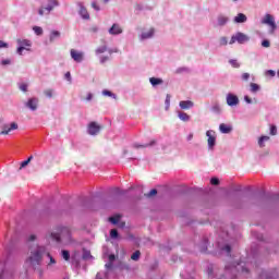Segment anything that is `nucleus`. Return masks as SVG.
Returning a JSON list of instances; mask_svg holds the SVG:
<instances>
[{
  "instance_id": "nucleus-34",
  "label": "nucleus",
  "mask_w": 279,
  "mask_h": 279,
  "mask_svg": "<svg viewBox=\"0 0 279 279\" xmlns=\"http://www.w3.org/2000/svg\"><path fill=\"white\" fill-rule=\"evenodd\" d=\"M110 236H111L112 239H119V231H118L117 229H112V230L110 231Z\"/></svg>"
},
{
  "instance_id": "nucleus-38",
  "label": "nucleus",
  "mask_w": 279,
  "mask_h": 279,
  "mask_svg": "<svg viewBox=\"0 0 279 279\" xmlns=\"http://www.w3.org/2000/svg\"><path fill=\"white\" fill-rule=\"evenodd\" d=\"M44 95H46V97H49V98L53 97V89H46L44 92Z\"/></svg>"
},
{
  "instance_id": "nucleus-44",
  "label": "nucleus",
  "mask_w": 279,
  "mask_h": 279,
  "mask_svg": "<svg viewBox=\"0 0 279 279\" xmlns=\"http://www.w3.org/2000/svg\"><path fill=\"white\" fill-rule=\"evenodd\" d=\"M210 184H213L214 186H218L219 180L217 178H211Z\"/></svg>"
},
{
  "instance_id": "nucleus-53",
  "label": "nucleus",
  "mask_w": 279,
  "mask_h": 279,
  "mask_svg": "<svg viewBox=\"0 0 279 279\" xmlns=\"http://www.w3.org/2000/svg\"><path fill=\"white\" fill-rule=\"evenodd\" d=\"M116 258L114 254L109 255V263H114Z\"/></svg>"
},
{
  "instance_id": "nucleus-41",
  "label": "nucleus",
  "mask_w": 279,
  "mask_h": 279,
  "mask_svg": "<svg viewBox=\"0 0 279 279\" xmlns=\"http://www.w3.org/2000/svg\"><path fill=\"white\" fill-rule=\"evenodd\" d=\"M25 50H26V51H29V48H25V47H21V46H20V47L17 48V53H19V56H23V51H25Z\"/></svg>"
},
{
  "instance_id": "nucleus-48",
  "label": "nucleus",
  "mask_w": 279,
  "mask_h": 279,
  "mask_svg": "<svg viewBox=\"0 0 279 279\" xmlns=\"http://www.w3.org/2000/svg\"><path fill=\"white\" fill-rule=\"evenodd\" d=\"M92 8H93L94 10H96V12H99V10H100V8L97 5V2H96V1L92 2Z\"/></svg>"
},
{
  "instance_id": "nucleus-23",
  "label": "nucleus",
  "mask_w": 279,
  "mask_h": 279,
  "mask_svg": "<svg viewBox=\"0 0 279 279\" xmlns=\"http://www.w3.org/2000/svg\"><path fill=\"white\" fill-rule=\"evenodd\" d=\"M82 258H83V260H89V258H93V255L90 254V251L84 248Z\"/></svg>"
},
{
  "instance_id": "nucleus-15",
  "label": "nucleus",
  "mask_w": 279,
  "mask_h": 279,
  "mask_svg": "<svg viewBox=\"0 0 279 279\" xmlns=\"http://www.w3.org/2000/svg\"><path fill=\"white\" fill-rule=\"evenodd\" d=\"M53 8H58V0H49L47 7L44 10H47V12H51Z\"/></svg>"
},
{
  "instance_id": "nucleus-5",
  "label": "nucleus",
  "mask_w": 279,
  "mask_h": 279,
  "mask_svg": "<svg viewBox=\"0 0 279 279\" xmlns=\"http://www.w3.org/2000/svg\"><path fill=\"white\" fill-rule=\"evenodd\" d=\"M12 130H19V124L16 122H12L10 125H2V131L0 132V134L2 136H8V134H10Z\"/></svg>"
},
{
  "instance_id": "nucleus-29",
  "label": "nucleus",
  "mask_w": 279,
  "mask_h": 279,
  "mask_svg": "<svg viewBox=\"0 0 279 279\" xmlns=\"http://www.w3.org/2000/svg\"><path fill=\"white\" fill-rule=\"evenodd\" d=\"M33 159H34V157H33V156H29V157L27 158V160L22 161L20 169H24V167H27V165H29V162H32Z\"/></svg>"
},
{
  "instance_id": "nucleus-56",
  "label": "nucleus",
  "mask_w": 279,
  "mask_h": 279,
  "mask_svg": "<svg viewBox=\"0 0 279 279\" xmlns=\"http://www.w3.org/2000/svg\"><path fill=\"white\" fill-rule=\"evenodd\" d=\"M107 269H112V262H109L108 264L105 265Z\"/></svg>"
},
{
  "instance_id": "nucleus-62",
  "label": "nucleus",
  "mask_w": 279,
  "mask_h": 279,
  "mask_svg": "<svg viewBox=\"0 0 279 279\" xmlns=\"http://www.w3.org/2000/svg\"><path fill=\"white\" fill-rule=\"evenodd\" d=\"M187 141H193V133L187 136Z\"/></svg>"
},
{
  "instance_id": "nucleus-16",
  "label": "nucleus",
  "mask_w": 279,
  "mask_h": 279,
  "mask_svg": "<svg viewBox=\"0 0 279 279\" xmlns=\"http://www.w3.org/2000/svg\"><path fill=\"white\" fill-rule=\"evenodd\" d=\"M247 22V16L243 13H239L235 17H234V23H245Z\"/></svg>"
},
{
  "instance_id": "nucleus-18",
  "label": "nucleus",
  "mask_w": 279,
  "mask_h": 279,
  "mask_svg": "<svg viewBox=\"0 0 279 279\" xmlns=\"http://www.w3.org/2000/svg\"><path fill=\"white\" fill-rule=\"evenodd\" d=\"M156 144V140H151L149 144H144V145H138V144H134L133 147H135V149H141L145 148V147H153V145Z\"/></svg>"
},
{
  "instance_id": "nucleus-28",
  "label": "nucleus",
  "mask_w": 279,
  "mask_h": 279,
  "mask_svg": "<svg viewBox=\"0 0 279 279\" xmlns=\"http://www.w3.org/2000/svg\"><path fill=\"white\" fill-rule=\"evenodd\" d=\"M61 256L65 260H71V253H69V251H66V250L61 251Z\"/></svg>"
},
{
  "instance_id": "nucleus-33",
  "label": "nucleus",
  "mask_w": 279,
  "mask_h": 279,
  "mask_svg": "<svg viewBox=\"0 0 279 279\" xmlns=\"http://www.w3.org/2000/svg\"><path fill=\"white\" fill-rule=\"evenodd\" d=\"M229 64H231L233 69H239V66H241V64H239V61H236V59L229 60Z\"/></svg>"
},
{
  "instance_id": "nucleus-26",
  "label": "nucleus",
  "mask_w": 279,
  "mask_h": 279,
  "mask_svg": "<svg viewBox=\"0 0 279 279\" xmlns=\"http://www.w3.org/2000/svg\"><path fill=\"white\" fill-rule=\"evenodd\" d=\"M251 93H258V90H260V85L256 84V83H251Z\"/></svg>"
},
{
  "instance_id": "nucleus-55",
  "label": "nucleus",
  "mask_w": 279,
  "mask_h": 279,
  "mask_svg": "<svg viewBox=\"0 0 279 279\" xmlns=\"http://www.w3.org/2000/svg\"><path fill=\"white\" fill-rule=\"evenodd\" d=\"M244 101H246V104H252V98H250L248 96H245Z\"/></svg>"
},
{
  "instance_id": "nucleus-40",
  "label": "nucleus",
  "mask_w": 279,
  "mask_h": 279,
  "mask_svg": "<svg viewBox=\"0 0 279 279\" xmlns=\"http://www.w3.org/2000/svg\"><path fill=\"white\" fill-rule=\"evenodd\" d=\"M262 47H265L266 49L271 47V43L267 39L263 40L262 41Z\"/></svg>"
},
{
  "instance_id": "nucleus-1",
  "label": "nucleus",
  "mask_w": 279,
  "mask_h": 279,
  "mask_svg": "<svg viewBox=\"0 0 279 279\" xmlns=\"http://www.w3.org/2000/svg\"><path fill=\"white\" fill-rule=\"evenodd\" d=\"M47 254V247L35 245L31 246L28 257L26 258L27 265L33 269H38L43 265V258Z\"/></svg>"
},
{
  "instance_id": "nucleus-35",
  "label": "nucleus",
  "mask_w": 279,
  "mask_h": 279,
  "mask_svg": "<svg viewBox=\"0 0 279 279\" xmlns=\"http://www.w3.org/2000/svg\"><path fill=\"white\" fill-rule=\"evenodd\" d=\"M106 51H108V47L106 46H101L96 49V53H106Z\"/></svg>"
},
{
  "instance_id": "nucleus-39",
  "label": "nucleus",
  "mask_w": 279,
  "mask_h": 279,
  "mask_svg": "<svg viewBox=\"0 0 279 279\" xmlns=\"http://www.w3.org/2000/svg\"><path fill=\"white\" fill-rule=\"evenodd\" d=\"M219 43H220V46H221V47H225L226 45H228V38L221 37V38L219 39Z\"/></svg>"
},
{
  "instance_id": "nucleus-27",
  "label": "nucleus",
  "mask_w": 279,
  "mask_h": 279,
  "mask_svg": "<svg viewBox=\"0 0 279 279\" xmlns=\"http://www.w3.org/2000/svg\"><path fill=\"white\" fill-rule=\"evenodd\" d=\"M226 23H228V17L220 15L218 17V25H220V27H221V26L226 25Z\"/></svg>"
},
{
  "instance_id": "nucleus-45",
  "label": "nucleus",
  "mask_w": 279,
  "mask_h": 279,
  "mask_svg": "<svg viewBox=\"0 0 279 279\" xmlns=\"http://www.w3.org/2000/svg\"><path fill=\"white\" fill-rule=\"evenodd\" d=\"M243 82H247L250 80V73L245 72L242 74Z\"/></svg>"
},
{
  "instance_id": "nucleus-11",
  "label": "nucleus",
  "mask_w": 279,
  "mask_h": 279,
  "mask_svg": "<svg viewBox=\"0 0 279 279\" xmlns=\"http://www.w3.org/2000/svg\"><path fill=\"white\" fill-rule=\"evenodd\" d=\"M80 14L82 19L85 21H88L90 19V14L88 13V10L85 9L84 4L80 3Z\"/></svg>"
},
{
  "instance_id": "nucleus-20",
  "label": "nucleus",
  "mask_w": 279,
  "mask_h": 279,
  "mask_svg": "<svg viewBox=\"0 0 279 279\" xmlns=\"http://www.w3.org/2000/svg\"><path fill=\"white\" fill-rule=\"evenodd\" d=\"M154 28H150L147 33L142 34V40H147V38H151L154 36Z\"/></svg>"
},
{
  "instance_id": "nucleus-22",
  "label": "nucleus",
  "mask_w": 279,
  "mask_h": 279,
  "mask_svg": "<svg viewBox=\"0 0 279 279\" xmlns=\"http://www.w3.org/2000/svg\"><path fill=\"white\" fill-rule=\"evenodd\" d=\"M267 141H269V136H267V135L260 136L259 140H258V145H259V147H265V143H266Z\"/></svg>"
},
{
  "instance_id": "nucleus-51",
  "label": "nucleus",
  "mask_w": 279,
  "mask_h": 279,
  "mask_svg": "<svg viewBox=\"0 0 279 279\" xmlns=\"http://www.w3.org/2000/svg\"><path fill=\"white\" fill-rule=\"evenodd\" d=\"M102 95H105L107 97H112L113 96L112 92H110V90H104Z\"/></svg>"
},
{
  "instance_id": "nucleus-43",
  "label": "nucleus",
  "mask_w": 279,
  "mask_h": 279,
  "mask_svg": "<svg viewBox=\"0 0 279 279\" xmlns=\"http://www.w3.org/2000/svg\"><path fill=\"white\" fill-rule=\"evenodd\" d=\"M266 75H269V77H276V71L268 70V71H266Z\"/></svg>"
},
{
  "instance_id": "nucleus-61",
  "label": "nucleus",
  "mask_w": 279,
  "mask_h": 279,
  "mask_svg": "<svg viewBox=\"0 0 279 279\" xmlns=\"http://www.w3.org/2000/svg\"><path fill=\"white\" fill-rule=\"evenodd\" d=\"M44 14H45V9H39V15L44 16Z\"/></svg>"
},
{
  "instance_id": "nucleus-50",
  "label": "nucleus",
  "mask_w": 279,
  "mask_h": 279,
  "mask_svg": "<svg viewBox=\"0 0 279 279\" xmlns=\"http://www.w3.org/2000/svg\"><path fill=\"white\" fill-rule=\"evenodd\" d=\"M170 104H171V96L167 95V97H166V106H167V108H169Z\"/></svg>"
},
{
  "instance_id": "nucleus-3",
  "label": "nucleus",
  "mask_w": 279,
  "mask_h": 279,
  "mask_svg": "<svg viewBox=\"0 0 279 279\" xmlns=\"http://www.w3.org/2000/svg\"><path fill=\"white\" fill-rule=\"evenodd\" d=\"M250 40V37L243 33H238L233 35L229 41V45H234V43H239L240 45H243Z\"/></svg>"
},
{
  "instance_id": "nucleus-63",
  "label": "nucleus",
  "mask_w": 279,
  "mask_h": 279,
  "mask_svg": "<svg viewBox=\"0 0 279 279\" xmlns=\"http://www.w3.org/2000/svg\"><path fill=\"white\" fill-rule=\"evenodd\" d=\"M119 228H125V222H120Z\"/></svg>"
},
{
  "instance_id": "nucleus-17",
  "label": "nucleus",
  "mask_w": 279,
  "mask_h": 279,
  "mask_svg": "<svg viewBox=\"0 0 279 279\" xmlns=\"http://www.w3.org/2000/svg\"><path fill=\"white\" fill-rule=\"evenodd\" d=\"M17 44L20 47H25V49H27V47H32V41H29V39H17Z\"/></svg>"
},
{
  "instance_id": "nucleus-32",
  "label": "nucleus",
  "mask_w": 279,
  "mask_h": 279,
  "mask_svg": "<svg viewBox=\"0 0 279 279\" xmlns=\"http://www.w3.org/2000/svg\"><path fill=\"white\" fill-rule=\"evenodd\" d=\"M46 256H48L50 260L48 265H56V259L53 258V256H51V253H49V251H46Z\"/></svg>"
},
{
  "instance_id": "nucleus-7",
  "label": "nucleus",
  "mask_w": 279,
  "mask_h": 279,
  "mask_svg": "<svg viewBox=\"0 0 279 279\" xmlns=\"http://www.w3.org/2000/svg\"><path fill=\"white\" fill-rule=\"evenodd\" d=\"M70 53H71V58L73 59L74 62H82V60H84L83 52H80L75 49H71Z\"/></svg>"
},
{
  "instance_id": "nucleus-46",
  "label": "nucleus",
  "mask_w": 279,
  "mask_h": 279,
  "mask_svg": "<svg viewBox=\"0 0 279 279\" xmlns=\"http://www.w3.org/2000/svg\"><path fill=\"white\" fill-rule=\"evenodd\" d=\"M20 90H22L23 93H27V84H25V83L21 84Z\"/></svg>"
},
{
  "instance_id": "nucleus-14",
  "label": "nucleus",
  "mask_w": 279,
  "mask_h": 279,
  "mask_svg": "<svg viewBox=\"0 0 279 279\" xmlns=\"http://www.w3.org/2000/svg\"><path fill=\"white\" fill-rule=\"evenodd\" d=\"M219 130L222 134H230L232 132V126L226 124V123H221L219 125Z\"/></svg>"
},
{
  "instance_id": "nucleus-12",
  "label": "nucleus",
  "mask_w": 279,
  "mask_h": 279,
  "mask_svg": "<svg viewBox=\"0 0 279 279\" xmlns=\"http://www.w3.org/2000/svg\"><path fill=\"white\" fill-rule=\"evenodd\" d=\"M63 232H66L68 234H70V231L66 228H62L61 233H51L50 236L51 239H53V241H57V243H60V239Z\"/></svg>"
},
{
  "instance_id": "nucleus-42",
  "label": "nucleus",
  "mask_w": 279,
  "mask_h": 279,
  "mask_svg": "<svg viewBox=\"0 0 279 279\" xmlns=\"http://www.w3.org/2000/svg\"><path fill=\"white\" fill-rule=\"evenodd\" d=\"M34 270L37 271L39 278H43V276H44V270H43V268H40V266H38V267H37L36 269H34Z\"/></svg>"
},
{
  "instance_id": "nucleus-47",
  "label": "nucleus",
  "mask_w": 279,
  "mask_h": 279,
  "mask_svg": "<svg viewBox=\"0 0 279 279\" xmlns=\"http://www.w3.org/2000/svg\"><path fill=\"white\" fill-rule=\"evenodd\" d=\"M9 45L8 43L0 40V49H8Z\"/></svg>"
},
{
  "instance_id": "nucleus-13",
  "label": "nucleus",
  "mask_w": 279,
  "mask_h": 279,
  "mask_svg": "<svg viewBox=\"0 0 279 279\" xmlns=\"http://www.w3.org/2000/svg\"><path fill=\"white\" fill-rule=\"evenodd\" d=\"M179 106L182 110H190V108H193L194 104L191 100H182L179 102Z\"/></svg>"
},
{
  "instance_id": "nucleus-58",
  "label": "nucleus",
  "mask_w": 279,
  "mask_h": 279,
  "mask_svg": "<svg viewBox=\"0 0 279 279\" xmlns=\"http://www.w3.org/2000/svg\"><path fill=\"white\" fill-rule=\"evenodd\" d=\"M107 60H108V57H102V58L100 59L101 64H104V62H106Z\"/></svg>"
},
{
  "instance_id": "nucleus-37",
  "label": "nucleus",
  "mask_w": 279,
  "mask_h": 279,
  "mask_svg": "<svg viewBox=\"0 0 279 279\" xmlns=\"http://www.w3.org/2000/svg\"><path fill=\"white\" fill-rule=\"evenodd\" d=\"M145 195H146V197H154V195H158V190L153 189L149 191L148 194H145Z\"/></svg>"
},
{
  "instance_id": "nucleus-54",
  "label": "nucleus",
  "mask_w": 279,
  "mask_h": 279,
  "mask_svg": "<svg viewBox=\"0 0 279 279\" xmlns=\"http://www.w3.org/2000/svg\"><path fill=\"white\" fill-rule=\"evenodd\" d=\"M65 80H68V82H71V72L65 73Z\"/></svg>"
},
{
  "instance_id": "nucleus-2",
  "label": "nucleus",
  "mask_w": 279,
  "mask_h": 279,
  "mask_svg": "<svg viewBox=\"0 0 279 279\" xmlns=\"http://www.w3.org/2000/svg\"><path fill=\"white\" fill-rule=\"evenodd\" d=\"M263 25H269L270 27V34H274L276 29H278V25H276V20L274 19V15L266 14L264 19L262 20Z\"/></svg>"
},
{
  "instance_id": "nucleus-31",
  "label": "nucleus",
  "mask_w": 279,
  "mask_h": 279,
  "mask_svg": "<svg viewBox=\"0 0 279 279\" xmlns=\"http://www.w3.org/2000/svg\"><path fill=\"white\" fill-rule=\"evenodd\" d=\"M141 258V251H135L132 255H131V260H138Z\"/></svg>"
},
{
  "instance_id": "nucleus-52",
  "label": "nucleus",
  "mask_w": 279,
  "mask_h": 279,
  "mask_svg": "<svg viewBox=\"0 0 279 279\" xmlns=\"http://www.w3.org/2000/svg\"><path fill=\"white\" fill-rule=\"evenodd\" d=\"M223 250L225 252H227V254H230V252H232V248L230 247V245H226Z\"/></svg>"
},
{
  "instance_id": "nucleus-6",
  "label": "nucleus",
  "mask_w": 279,
  "mask_h": 279,
  "mask_svg": "<svg viewBox=\"0 0 279 279\" xmlns=\"http://www.w3.org/2000/svg\"><path fill=\"white\" fill-rule=\"evenodd\" d=\"M206 136L208 137V147H215V143H217V136L215 135V131H207Z\"/></svg>"
},
{
  "instance_id": "nucleus-24",
  "label": "nucleus",
  "mask_w": 279,
  "mask_h": 279,
  "mask_svg": "<svg viewBox=\"0 0 279 279\" xmlns=\"http://www.w3.org/2000/svg\"><path fill=\"white\" fill-rule=\"evenodd\" d=\"M149 82H150L151 86H158V84H162V78L150 77Z\"/></svg>"
},
{
  "instance_id": "nucleus-21",
  "label": "nucleus",
  "mask_w": 279,
  "mask_h": 279,
  "mask_svg": "<svg viewBox=\"0 0 279 279\" xmlns=\"http://www.w3.org/2000/svg\"><path fill=\"white\" fill-rule=\"evenodd\" d=\"M61 34L59 31H52L50 33V43H53V40H56V38H60Z\"/></svg>"
},
{
  "instance_id": "nucleus-64",
  "label": "nucleus",
  "mask_w": 279,
  "mask_h": 279,
  "mask_svg": "<svg viewBox=\"0 0 279 279\" xmlns=\"http://www.w3.org/2000/svg\"><path fill=\"white\" fill-rule=\"evenodd\" d=\"M104 1V3H108L110 0H102Z\"/></svg>"
},
{
  "instance_id": "nucleus-4",
  "label": "nucleus",
  "mask_w": 279,
  "mask_h": 279,
  "mask_svg": "<svg viewBox=\"0 0 279 279\" xmlns=\"http://www.w3.org/2000/svg\"><path fill=\"white\" fill-rule=\"evenodd\" d=\"M87 132L90 136H97V134L101 132V126L97 124V122H90L87 126Z\"/></svg>"
},
{
  "instance_id": "nucleus-8",
  "label": "nucleus",
  "mask_w": 279,
  "mask_h": 279,
  "mask_svg": "<svg viewBox=\"0 0 279 279\" xmlns=\"http://www.w3.org/2000/svg\"><path fill=\"white\" fill-rule=\"evenodd\" d=\"M109 34L111 36H119V34H123V28L121 27V25L119 24H113L110 28H109Z\"/></svg>"
},
{
  "instance_id": "nucleus-10",
  "label": "nucleus",
  "mask_w": 279,
  "mask_h": 279,
  "mask_svg": "<svg viewBox=\"0 0 279 279\" xmlns=\"http://www.w3.org/2000/svg\"><path fill=\"white\" fill-rule=\"evenodd\" d=\"M26 108L33 111L38 110V98H29L26 102Z\"/></svg>"
},
{
  "instance_id": "nucleus-49",
  "label": "nucleus",
  "mask_w": 279,
  "mask_h": 279,
  "mask_svg": "<svg viewBox=\"0 0 279 279\" xmlns=\"http://www.w3.org/2000/svg\"><path fill=\"white\" fill-rule=\"evenodd\" d=\"M11 63H12V61L10 59H5V60L1 61L2 66H5V65L11 64Z\"/></svg>"
},
{
  "instance_id": "nucleus-30",
  "label": "nucleus",
  "mask_w": 279,
  "mask_h": 279,
  "mask_svg": "<svg viewBox=\"0 0 279 279\" xmlns=\"http://www.w3.org/2000/svg\"><path fill=\"white\" fill-rule=\"evenodd\" d=\"M33 32H35L36 36H43L44 33L43 27L40 26H34Z\"/></svg>"
},
{
  "instance_id": "nucleus-60",
  "label": "nucleus",
  "mask_w": 279,
  "mask_h": 279,
  "mask_svg": "<svg viewBox=\"0 0 279 279\" xmlns=\"http://www.w3.org/2000/svg\"><path fill=\"white\" fill-rule=\"evenodd\" d=\"M28 241H36V235H31V236L28 238Z\"/></svg>"
},
{
  "instance_id": "nucleus-19",
  "label": "nucleus",
  "mask_w": 279,
  "mask_h": 279,
  "mask_svg": "<svg viewBox=\"0 0 279 279\" xmlns=\"http://www.w3.org/2000/svg\"><path fill=\"white\" fill-rule=\"evenodd\" d=\"M109 221L113 226H117V223H119V221H121V215H116V216L109 217Z\"/></svg>"
},
{
  "instance_id": "nucleus-25",
  "label": "nucleus",
  "mask_w": 279,
  "mask_h": 279,
  "mask_svg": "<svg viewBox=\"0 0 279 279\" xmlns=\"http://www.w3.org/2000/svg\"><path fill=\"white\" fill-rule=\"evenodd\" d=\"M179 119L181 121H191V116H189L186 112H179Z\"/></svg>"
},
{
  "instance_id": "nucleus-9",
  "label": "nucleus",
  "mask_w": 279,
  "mask_h": 279,
  "mask_svg": "<svg viewBox=\"0 0 279 279\" xmlns=\"http://www.w3.org/2000/svg\"><path fill=\"white\" fill-rule=\"evenodd\" d=\"M227 104L228 106H239V97L234 94L227 95Z\"/></svg>"
},
{
  "instance_id": "nucleus-36",
  "label": "nucleus",
  "mask_w": 279,
  "mask_h": 279,
  "mask_svg": "<svg viewBox=\"0 0 279 279\" xmlns=\"http://www.w3.org/2000/svg\"><path fill=\"white\" fill-rule=\"evenodd\" d=\"M278 134V128L276 125L270 126V136H276Z\"/></svg>"
},
{
  "instance_id": "nucleus-57",
  "label": "nucleus",
  "mask_w": 279,
  "mask_h": 279,
  "mask_svg": "<svg viewBox=\"0 0 279 279\" xmlns=\"http://www.w3.org/2000/svg\"><path fill=\"white\" fill-rule=\"evenodd\" d=\"M213 110H215V112H219V110H220V109H219V106H218V105L214 106V107H213Z\"/></svg>"
},
{
  "instance_id": "nucleus-59",
  "label": "nucleus",
  "mask_w": 279,
  "mask_h": 279,
  "mask_svg": "<svg viewBox=\"0 0 279 279\" xmlns=\"http://www.w3.org/2000/svg\"><path fill=\"white\" fill-rule=\"evenodd\" d=\"M90 99H93V94H88L87 97H86L87 101H90Z\"/></svg>"
}]
</instances>
